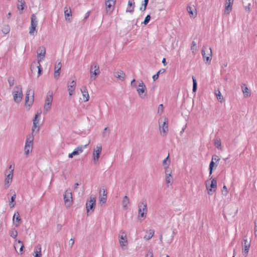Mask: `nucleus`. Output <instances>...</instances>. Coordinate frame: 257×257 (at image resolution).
I'll list each match as a JSON object with an SVG mask.
<instances>
[{
	"label": "nucleus",
	"instance_id": "nucleus-33",
	"mask_svg": "<svg viewBox=\"0 0 257 257\" xmlns=\"http://www.w3.org/2000/svg\"><path fill=\"white\" fill-rule=\"evenodd\" d=\"M64 15L66 21L69 22H71L72 21L71 19L70 18L72 16L71 10H68L66 7H65L64 8Z\"/></svg>",
	"mask_w": 257,
	"mask_h": 257
},
{
	"label": "nucleus",
	"instance_id": "nucleus-51",
	"mask_svg": "<svg viewBox=\"0 0 257 257\" xmlns=\"http://www.w3.org/2000/svg\"><path fill=\"white\" fill-rule=\"evenodd\" d=\"M8 82L10 87H11L14 85V79L13 77H10L8 79Z\"/></svg>",
	"mask_w": 257,
	"mask_h": 257
},
{
	"label": "nucleus",
	"instance_id": "nucleus-31",
	"mask_svg": "<svg viewBox=\"0 0 257 257\" xmlns=\"http://www.w3.org/2000/svg\"><path fill=\"white\" fill-rule=\"evenodd\" d=\"M21 221V218L20 216V214L18 212H16L15 213L13 216V222L14 225L18 227L20 225V221Z\"/></svg>",
	"mask_w": 257,
	"mask_h": 257
},
{
	"label": "nucleus",
	"instance_id": "nucleus-22",
	"mask_svg": "<svg viewBox=\"0 0 257 257\" xmlns=\"http://www.w3.org/2000/svg\"><path fill=\"white\" fill-rule=\"evenodd\" d=\"M233 0H226L224 14L228 15L232 11Z\"/></svg>",
	"mask_w": 257,
	"mask_h": 257
},
{
	"label": "nucleus",
	"instance_id": "nucleus-13",
	"mask_svg": "<svg viewBox=\"0 0 257 257\" xmlns=\"http://www.w3.org/2000/svg\"><path fill=\"white\" fill-rule=\"evenodd\" d=\"M34 92L31 89H29L27 91L26 96L25 105L26 106H31L34 101Z\"/></svg>",
	"mask_w": 257,
	"mask_h": 257
},
{
	"label": "nucleus",
	"instance_id": "nucleus-35",
	"mask_svg": "<svg viewBox=\"0 0 257 257\" xmlns=\"http://www.w3.org/2000/svg\"><path fill=\"white\" fill-rule=\"evenodd\" d=\"M130 204V199L127 196H125L122 199V204L123 208L124 209H126L128 208V206Z\"/></svg>",
	"mask_w": 257,
	"mask_h": 257
},
{
	"label": "nucleus",
	"instance_id": "nucleus-5",
	"mask_svg": "<svg viewBox=\"0 0 257 257\" xmlns=\"http://www.w3.org/2000/svg\"><path fill=\"white\" fill-rule=\"evenodd\" d=\"M118 237L120 246L122 249H125L128 245V240L126 231L123 229L120 230L119 232Z\"/></svg>",
	"mask_w": 257,
	"mask_h": 257
},
{
	"label": "nucleus",
	"instance_id": "nucleus-37",
	"mask_svg": "<svg viewBox=\"0 0 257 257\" xmlns=\"http://www.w3.org/2000/svg\"><path fill=\"white\" fill-rule=\"evenodd\" d=\"M241 87H242V92L243 93L244 97H248L250 96V90H249V89L246 86H245L244 87H243V86H242Z\"/></svg>",
	"mask_w": 257,
	"mask_h": 257
},
{
	"label": "nucleus",
	"instance_id": "nucleus-57",
	"mask_svg": "<svg viewBox=\"0 0 257 257\" xmlns=\"http://www.w3.org/2000/svg\"><path fill=\"white\" fill-rule=\"evenodd\" d=\"M74 243V240L73 238H71L69 241V245L71 248Z\"/></svg>",
	"mask_w": 257,
	"mask_h": 257
},
{
	"label": "nucleus",
	"instance_id": "nucleus-52",
	"mask_svg": "<svg viewBox=\"0 0 257 257\" xmlns=\"http://www.w3.org/2000/svg\"><path fill=\"white\" fill-rule=\"evenodd\" d=\"M148 3H146L145 2H143L142 6L140 7V10L141 11H145L146 9V7L147 6Z\"/></svg>",
	"mask_w": 257,
	"mask_h": 257
},
{
	"label": "nucleus",
	"instance_id": "nucleus-16",
	"mask_svg": "<svg viewBox=\"0 0 257 257\" xmlns=\"http://www.w3.org/2000/svg\"><path fill=\"white\" fill-rule=\"evenodd\" d=\"M37 58H38V64H39L42 61H43L45 57L46 54V49L44 46L39 47L37 51Z\"/></svg>",
	"mask_w": 257,
	"mask_h": 257
},
{
	"label": "nucleus",
	"instance_id": "nucleus-17",
	"mask_svg": "<svg viewBox=\"0 0 257 257\" xmlns=\"http://www.w3.org/2000/svg\"><path fill=\"white\" fill-rule=\"evenodd\" d=\"M31 19V27L29 29V33L30 35H33L36 31V28L38 24V21L34 14L32 15Z\"/></svg>",
	"mask_w": 257,
	"mask_h": 257
},
{
	"label": "nucleus",
	"instance_id": "nucleus-25",
	"mask_svg": "<svg viewBox=\"0 0 257 257\" xmlns=\"http://www.w3.org/2000/svg\"><path fill=\"white\" fill-rule=\"evenodd\" d=\"M170 160L169 159V155L163 161L162 165L164 171H172V169L170 168Z\"/></svg>",
	"mask_w": 257,
	"mask_h": 257
},
{
	"label": "nucleus",
	"instance_id": "nucleus-14",
	"mask_svg": "<svg viewBox=\"0 0 257 257\" xmlns=\"http://www.w3.org/2000/svg\"><path fill=\"white\" fill-rule=\"evenodd\" d=\"M242 252L243 255L246 256L248 254V251L250 246V241H248L247 238H243L242 242Z\"/></svg>",
	"mask_w": 257,
	"mask_h": 257
},
{
	"label": "nucleus",
	"instance_id": "nucleus-12",
	"mask_svg": "<svg viewBox=\"0 0 257 257\" xmlns=\"http://www.w3.org/2000/svg\"><path fill=\"white\" fill-rule=\"evenodd\" d=\"M41 117V113L37 112L33 119V125L32 128V135L34 133H37L40 130L39 122Z\"/></svg>",
	"mask_w": 257,
	"mask_h": 257
},
{
	"label": "nucleus",
	"instance_id": "nucleus-27",
	"mask_svg": "<svg viewBox=\"0 0 257 257\" xmlns=\"http://www.w3.org/2000/svg\"><path fill=\"white\" fill-rule=\"evenodd\" d=\"M81 92L82 94L83 99L84 102H87L89 100V95L88 94L87 88L86 86H83L81 88Z\"/></svg>",
	"mask_w": 257,
	"mask_h": 257
},
{
	"label": "nucleus",
	"instance_id": "nucleus-63",
	"mask_svg": "<svg viewBox=\"0 0 257 257\" xmlns=\"http://www.w3.org/2000/svg\"><path fill=\"white\" fill-rule=\"evenodd\" d=\"M256 231H257V221L255 222V227H254V234L255 235H256Z\"/></svg>",
	"mask_w": 257,
	"mask_h": 257
},
{
	"label": "nucleus",
	"instance_id": "nucleus-64",
	"mask_svg": "<svg viewBox=\"0 0 257 257\" xmlns=\"http://www.w3.org/2000/svg\"><path fill=\"white\" fill-rule=\"evenodd\" d=\"M89 12H88L85 14V17H84V19H87L89 17Z\"/></svg>",
	"mask_w": 257,
	"mask_h": 257
},
{
	"label": "nucleus",
	"instance_id": "nucleus-28",
	"mask_svg": "<svg viewBox=\"0 0 257 257\" xmlns=\"http://www.w3.org/2000/svg\"><path fill=\"white\" fill-rule=\"evenodd\" d=\"M34 257H42V247L40 244H37L34 250Z\"/></svg>",
	"mask_w": 257,
	"mask_h": 257
},
{
	"label": "nucleus",
	"instance_id": "nucleus-11",
	"mask_svg": "<svg viewBox=\"0 0 257 257\" xmlns=\"http://www.w3.org/2000/svg\"><path fill=\"white\" fill-rule=\"evenodd\" d=\"M41 117V113L37 112L33 119V125L32 128V135L34 133H37L40 130L39 122Z\"/></svg>",
	"mask_w": 257,
	"mask_h": 257
},
{
	"label": "nucleus",
	"instance_id": "nucleus-20",
	"mask_svg": "<svg viewBox=\"0 0 257 257\" xmlns=\"http://www.w3.org/2000/svg\"><path fill=\"white\" fill-rule=\"evenodd\" d=\"M107 199V192L104 189L100 190L99 202L101 206L103 205L106 201Z\"/></svg>",
	"mask_w": 257,
	"mask_h": 257
},
{
	"label": "nucleus",
	"instance_id": "nucleus-1",
	"mask_svg": "<svg viewBox=\"0 0 257 257\" xmlns=\"http://www.w3.org/2000/svg\"><path fill=\"white\" fill-rule=\"evenodd\" d=\"M33 135L30 134L27 136L24 149V154L26 157H29L33 151Z\"/></svg>",
	"mask_w": 257,
	"mask_h": 257
},
{
	"label": "nucleus",
	"instance_id": "nucleus-43",
	"mask_svg": "<svg viewBox=\"0 0 257 257\" xmlns=\"http://www.w3.org/2000/svg\"><path fill=\"white\" fill-rule=\"evenodd\" d=\"M187 11L191 17L194 18L196 17V13H194L193 12V10L191 7L189 6L187 7Z\"/></svg>",
	"mask_w": 257,
	"mask_h": 257
},
{
	"label": "nucleus",
	"instance_id": "nucleus-32",
	"mask_svg": "<svg viewBox=\"0 0 257 257\" xmlns=\"http://www.w3.org/2000/svg\"><path fill=\"white\" fill-rule=\"evenodd\" d=\"M114 76L121 81H123L125 78V74L123 71L119 70L114 73Z\"/></svg>",
	"mask_w": 257,
	"mask_h": 257
},
{
	"label": "nucleus",
	"instance_id": "nucleus-50",
	"mask_svg": "<svg viewBox=\"0 0 257 257\" xmlns=\"http://www.w3.org/2000/svg\"><path fill=\"white\" fill-rule=\"evenodd\" d=\"M150 19H151V16H150V15H148L146 17L144 21L142 23L143 24H144L145 25H146L148 24Z\"/></svg>",
	"mask_w": 257,
	"mask_h": 257
},
{
	"label": "nucleus",
	"instance_id": "nucleus-46",
	"mask_svg": "<svg viewBox=\"0 0 257 257\" xmlns=\"http://www.w3.org/2000/svg\"><path fill=\"white\" fill-rule=\"evenodd\" d=\"M164 111V106L162 104H161L159 105L158 108V114L159 115H161Z\"/></svg>",
	"mask_w": 257,
	"mask_h": 257
},
{
	"label": "nucleus",
	"instance_id": "nucleus-21",
	"mask_svg": "<svg viewBox=\"0 0 257 257\" xmlns=\"http://www.w3.org/2000/svg\"><path fill=\"white\" fill-rule=\"evenodd\" d=\"M115 4V3L113 2V1L112 2V1H110L109 2L105 1L106 12L107 14L111 15L114 9Z\"/></svg>",
	"mask_w": 257,
	"mask_h": 257
},
{
	"label": "nucleus",
	"instance_id": "nucleus-56",
	"mask_svg": "<svg viewBox=\"0 0 257 257\" xmlns=\"http://www.w3.org/2000/svg\"><path fill=\"white\" fill-rule=\"evenodd\" d=\"M38 68V76H40L42 73V68L40 64H38V65L37 66Z\"/></svg>",
	"mask_w": 257,
	"mask_h": 257
},
{
	"label": "nucleus",
	"instance_id": "nucleus-18",
	"mask_svg": "<svg viewBox=\"0 0 257 257\" xmlns=\"http://www.w3.org/2000/svg\"><path fill=\"white\" fill-rule=\"evenodd\" d=\"M14 169L9 171L8 174H6L5 179V186L6 188H8L11 185L13 178Z\"/></svg>",
	"mask_w": 257,
	"mask_h": 257
},
{
	"label": "nucleus",
	"instance_id": "nucleus-40",
	"mask_svg": "<svg viewBox=\"0 0 257 257\" xmlns=\"http://www.w3.org/2000/svg\"><path fill=\"white\" fill-rule=\"evenodd\" d=\"M10 236L14 239H16L18 235V232L16 229L13 228L10 231Z\"/></svg>",
	"mask_w": 257,
	"mask_h": 257
},
{
	"label": "nucleus",
	"instance_id": "nucleus-29",
	"mask_svg": "<svg viewBox=\"0 0 257 257\" xmlns=\"http://www.w3.org/2000/svg\"><path fill=\"white\" fill-rule=\"evenodd\" d=\"M88 145V144L79 146L76 149H75L73 151V152L74 153L75 156L79 155L80 154H81L83 152L84 150L87 148Z\"/></svg>",
	"mask_w": 257,
	"mask_h": 257
},
{
	"label": "nucleus",
	"instance_id": "nucleus-39",
	"mask_svg": "<svg viewBox=\"0 0 257 257\" xmlns=\"http://www.w3.org/2000/svg\"><path fill=\"white\" fill-rule=\"evenodd\" d=\"M2 31L3 32V33H4L5 34H7L9 33V32L10 31V27L9 26V25H4L2 28Z\"/></svg>",
	"mask_w": 257,
	"mask_h": 257
},
{
	"label": "nucleus",
	"instance_id": "nucleus-4",
	"mask_svg": "<svg viewBox=\"0 0 257 257\" xmlns=\"http://www.w3.org/2000/svg\"><path fill=\"white\" fill-rule=\"evenodd\" d=\"M86 210L87 215L93 212L96 206V198L93 195H91L86 202Z\"/></svg>",
	"mask_w": 257,
	"mask_h": 257
},
{
	"label": "nucleus",
	"instance_id": "nucleus-34",
	"mask_svg": "<svg viewBox=\"0 0 257 257\" xmlns=\"http://www.w3.org/2000/svg\"><path fill=\"white\" fill-rule=\"evenodd\" d=\"M154 233L155 231L153 229L147 230L144 238L146 240L150 239L153 236Z\"/></svg>",
	"mask_w": 257,
	"mask_h": 257
},
{
	"label": "nucleus",
	"instance_id": "nucleus-47",
	"mask_svg": "<svg viewBox=\"0 0 257 257\" xmlns=\"http://www.w3.org/2000/svg\"><path fill=\"white\" fill-rule=\"evenodd\" d=\"M214 162L211 160V161L209 164V176H210L212 174L213 170L214 169Z\"/></svg>",
	"mask_w": 257,
	"mask_h": 257
},
{
	"label": "nucleus",
	"instance_id": "nucleus-62",
	"mask_svg": "<svg viewBox=\"0 0 257 257\" xmlns=\"http://www.w3.org/2000/svg\"><path fill=\"white\" fill-rule=\"evenodd\" d=\"M74 156H75V155L73 151L71 153L69 154L68 155V157L70 158H72Z\"/></svg>",
	"mask_w": 257,
	"mask_h": 257
},
{
	"label": "nucleus",
	"instance_id": "nucleus-45",
	"mask_svg": "<svg viewBox=\"0 0 257 257\" xmlns=\"http://www.w3.org/2000/svg\"><path fill=\"white\" fill-rule=\"evenodd\" d=\"M215 95H216L217 99L221 102L223 99V97L219 90L215 91Z\"/></svg>",
	"mask_w": 257,
	"mask_h": 257
},
{
	"label": "nucleus",
	"instance_id": "nucleus-3",
	"mask_svg": "<svg viewBox=\"0 0 257 257\" xmlns=\"http://www.w3.org/2000/svg\"><path fill=\"white\" fill-rule=\"evenodd\" d=\"M201 53L205 63L206 64H210L212 58L211 48L207 46H203L201 50Z\"/></svg>",
	"mask_w": 257,
	"mask_h": 257
},
{
	"label": "nucleus",
	"instance_id": "nucleus-61",
	"mask_svg": "<svg viewBox=\"0 0 257 257\" xmlns=\"http://www.w3.org/2000/svg\"><path fill=\"white\" fill-rule=\"evenodd\" d=\"M159 75L158 73H157L153 76V79L154 81L156 80L158 78Z\"/></svg>",
	"mask_w": 257,
	"mask_h": 257
},
{
	"label": "nucleus",
	"instance_id": "nucleus-59",
	"mask_svg": "<svg viewBox=\"0 0 257 257\" xmlns=\"http://www.w3.org/2000/svg\"><path fill=\"white\" fill-rule=\"evenodd\" d=\"M131 86L132 87H136V82L135 79H134L131 82Z\"/></svg>",
	"mask_w": 257,
	"mask_h": 257
},
{
	"label": "nucleus",
	"instance_id": "nucleus-38",
	"mask_svg": "<svg viewBox=\"0 0 257 257\" xmlns=\"http://www.w3.org/2000/svg\"><path fill=\"white\" fill-rule=\"evenodd\" d=\"M191 50L192 51V54L195 55L197 51V46L196 42L195 41H193L191 44Z\"/></svg>",
	"mask_w": 257,
	"mask_h": 257
},
{
	"label": "nucleus",
	"instance_id": "nucleus-30",
	"mask_svg": "<svg viewBox=\"0 0 257 257\" xmlns=\"http://www.w3.org/2000/svg\"><path fill=\"white\" fill-rule=\"evenodd\" d=\"M135 3L133 0H129L128 2L127 7L126 10V13H133L134 11Z\"/></svg>",
	"mask_w": 257,
	"mask_h": 257
},
{
	"label": "nucleus",
	"instance_id": "nucleus-53",
	"mask_svg": "<svg viewBox=\"0 0 257 257\" xmlns=\"http://www.w3.org/2000/svg\"><path fill=\"white\" fill-rule=\"evenodd\" d=\"M60 74V71L55 70L54 75V78L56 79H58L59 77Z\"/></svg>",
	"mask_w": 257,
	"mask_h": 257
},
{
	"label": "nucleus",
	"instance_id": "nucleus-2",
	"mask_svg": "<svg viewBox=\"0 0 257 257\" xmlns=\"http://www.w3.org/2000/svg\"><path fill=\"white\" fill-rule=\"evenodd\" d=\"M138 208V218L139 220L143 221L146 218L148 212L146 200H143L140 201L139 203Z\"/></svg>",
	"mask_w": 257,
	"mask_h": 257
},
{
	"label": "nucleus",
	"instance_id": "nucleus-19",
	"mask_svg": "<svg viewBox=\"0 0 257 257\" xmlns=\"http://www.w3.org/2000/svg\"><path fill=\"white\" fill-rule=\"evenodd\" d=\"M206 187L209 192L215 191L217 188V181L215 178L211 179V184H209V180L206 182Z\"/></svg>",
	"mask_w": 257,
	"mask_h": 257
},
{
	"label": "nucleus",
	"instance_id": "nucleus-8",
	"mask_svg": "<svg viewBox=\"0 0 257 257\" xmlns=\"http://www.w3.org/2000/svg\"><path fill=\"white\" fill-rule=\"evenodd\" d=\"M13 94L14 101L17 103H20L23 98V94L21 86H16L13 90Z\"/></svg>",
	"mask_w": 257,
	"mask_h": 257
},
{
	"label": "nucleus",
	"instance_id": "nucleus-58",
	"mask_svg": "<svg viewBox=\"0 0 257 257\" xmlns=\"http://www.w3.org/2000/svg\"><path fill=\"white\" fill-rule=\"evenodd\" d=\"M146 257H153V253L152 251H149L146 254Z\"/></svg>",
	"mask_w": 257,
	"mask_h": 257
},
{
	"label": "nucleus",
	"instance_id": "nucleus-26",
	"mask_svg": "<svg viewBox=\"0 0 257 257\" xmlns=\"http://www.w3.org/2000/svg\"><path fill=\"white\" fill-rule=\"evenodd\" d=\"M139 87L137 89V91L140 96H141L146 90V87L143 81L139 82Z\"/></svg>",
	"mask_w": 257,
	"mask_h": 257
},
{
	"label": "nucleus",
	"instance_id": "nucleus-44",
	"mask_svg": "<svg viewBox=\"0 0 257 257\" xmlns=\"http://www.w3.org/2000/svg\"><path fill=\"white\" fill-rule=\"evenodd\" d=\"M192 79H193V89H192V91H193V92H196V91L197 90V81H196L195 78L194 76L192 77Z\"/></svg>",
	"mask_w": 257,
	"mask_h": 257
},
{
	"label": "nucleus",
	"instance_id": "nucleus-54",
	"mask_svg": "<svg viewBox=\"0 0 257 257\" xmlns=\"http://www.w3.org/2000/svg\"><path fill=\"white\" fill-rule=\"evenodd\" d=\"M220 160V158L219 157L216 155H214L212 156V161H215L216 162H218Z\"/></svg>",
	"mask_w": 257,
	"mask_h": 257
},
{
	"label": "nucleus",
	"instance_id": "nucleus-7",
	"mask_svg": "<svg viewBox=\"0 0 257 257\" xmlns=\"http://www.w3.org/2000/svg\"><path fill=\"white\" fill-rule=\"evenodd\" d=\"M160 123V131L162 135L165 136L168 132V119L166 117L160 118L159 120Z\"/></svg>",
	"mask_w": 257,
	"mask_h": 257
},
{
	"label": "nucleus",
	"instance_id": "nucleus-55",
	"mask_svg": "<svg viewBox=\"0 0 257 257\" xmlns=\"http://www.w3.org/2000/svg\"><path fill=\"white\" fill-rule=\"evenodd\" d=\"M222 192V194L224 195H226L227 194L228 190H227V187H226V186H225V185L223 186Z\"/></svg>",
	"mask_w": 257,
	"mask_h": 257
},
{
	"label": "nucleus",
	"instance_id": "nucleus-36",
	"mask_svg": "<svg viewBox=\"0 0 257 257\" xmlns=\"http://www.w3.org/2000/svg\"><path fill=\"white\" fill-rule=\"evenodd\" d=\"M17 8L19 10L23 11L26 5L25 0H18Z\"/></svg>",
	"mask_w": 257,
	"mask_h": 257
},
{
	"label": "nucleus",
	"instance_id": "nucleus-15",
	"mask_svg": "<svg viewBox=\"0 0 257 257\" xmlns=\"http://www.w3.org/2000/svg\"><path fill=\"white\" fill-rule=\"evenodd\" d=\"M102 152V146L100 144H98L93 149V160L95 163H96L99 158L100 155Z\"/></svg>",
	"mask_w": 257,
	"mask_h": 257
},
{
	"label": "nucleus",
	"instance_id": "nucleus-41",
	"mask_svg": "<svg viewBox=\"0 0 257 257\" xmlns=\"http://www.w3.org/2000/svg\"><path fill=\"white\" fill-rule=\"evenodd\" d=\"M16 194H14L11 197V200L9 202L11 208H13L15 206L16 203H15V200L16 199Z\"/></svg>",
	"mask_w": 257,
	"mask_h": 257
},
{
	"label": "nucleus",
	"instance_id": "nucleus-23",
	"mask_svg": "<svg viewBox=\"0 0 257 257\" xmlns=\"http://www.w3.org/2000/svg\"><path fill=\"white\" fill-rule=\"evenodd\" d=\"M172 171H167L165 172V181L168 187L171 186L173 184V179L172 176Z\"/></svg>",
	"mask_w": 257,
	"mask_h": 257
},
{
	"label": "nucleus",
	"instance_id": "nucleus-49",
	"mask_svg": "<svg viewBox=\"0 0 257 257\" xmlns=\"http://www.w3.org/2000/svg\"><path fill=\"white\" fill-rule=\"evenodd\" d=\"M18 244H20V250H19V252H18L20 254H22L23 253V248H24V245H23V243L22 242V241H21L20 240H19L18 241Z\"/></svg>",
	"mask_w": 257,
	"mask_h": 257
},
{
	"label": "nucleus",
	"instance_id": "nucleus-9",
	"mask_svg": "<svg viewBox=\"0 0 257 257\" xmlns=\"http://www.w3.org/2000/svg\"><path fill=\"white\" fill-rule=\"evenodd\" d=\"M63 199L64 204L66 207H70L73 204V198L71 191L70 189H67L64 194Z\"/></svg>",
	"mask_w": 257,
	"mask_h": 257
},
{
	"label": "nucleus",
	"instance_id": "nucleus-48",
	"mask_svg": "<svg viewBox=\"0 0 257 257\" xmlns=\"http://www.w3.org/2000/svg\"><path fill=\"white\" fill-rule=\"evenodd\" d=\"M62 67V64L61 62H57L55 65L54 69L55 70H59L60 71Z\"/></svg>",
	"mask_w": 257,
	"mask_h": 257
},
{
	"label": "nucleus",
	"instance_id": "nucleus-42",
	"mask_svg": "<svg viewBox=\"0 0 257 257\" xmlns=\"http://www.w3.org/2000/svg\"><path fill=\"white\" fill-rule=\"evenodd\" d=\"M214 145L218 149L221 150V143L220 140L219 139H216L214 141Z\"/></svg>",
	"mask_w": 257,
	"mask_h": 257
},
{
	"label": "nucleus",
	"instance_id": "nucleus-6",
	"mask_svg": "<svg viewBox=\"0 0 257 257\" xmlns=\"http://www.w3.org/2000/svg\"><path fill=\"white\" fill-rule=\"evenodd\" d=\"M100 73L99 66L96 62H93L91 64L90 69V79L94 81Z\"/></svg>",
	"mask_w": 257,
	"mask_h": 257
},
{
	"label": "nucleus",
	"instance_id": "nucleus-24",
	"mask_svg": "<svg viewBox=\"0 0 257 257\" xmlns=\"http://www.w3.org/2000/svg\"><path fill=\"white\" fill-rule=\"evenodd\" d=\"M76 83L75 80L68 81L67 83V90L70 96L73 95L76 88Z\"/></svg>",
	"mask_w": 257,
	"mask_h": 257
},
{
	"label": "nucleus",
	"instance_id": "nucleus-60",
	"mask_svg": "<svg viewBox=\"0 0 257 257\" xmlns=\"http://www.w3.org/2000/svg\"><path fill=\"white\" fill-rule=\"evenodd\" d=\"M165 69H164V68H162V69H161L157 73L159 75L160 74H163L164 73H165Z\"/></svg>",
	"mask_w": 257,
	"mask_h": 257
},
{
	"label": "nucleus",
	"instance_id": "nucleus-10",
	"mask_svg": "<svg viewBox=\"0 0 257 257\" xmlns=\"http://www.w3.org/2000/svg\"><path fill=\"white\" fill-rule=\"evenodd\" d=\"M53 100V94L52 92H49L47 94L45 101L44 105V112L46 113L50 110L52 107Z\"/></svg>",
	"mask_w": 257,
	"mask_h": 257
}]
</instances>
